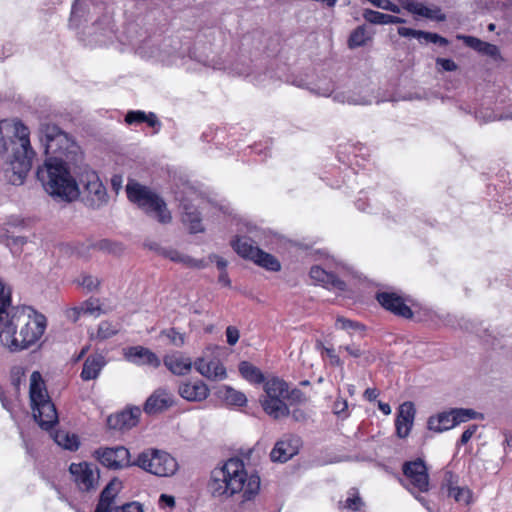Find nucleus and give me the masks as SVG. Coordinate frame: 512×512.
I'll return each mask as SVG.
<instances>
[{"instance_id":"1","label":"nucleus","mask_w":512,"mask_h":512,"mask_svg":"<svg viewBox=\"0 0 512 512\" xmlns=\"http://www.w3.org/2000/svg\"><path fill=\"white\" fill-rule=\"evenodd\" d=\"M39 138L46 160L37 176L45 191L65 201L77 199L81 191L67 165L78 161L80 147L68 133L52 123L40 124Z\"/></svg>"},{"instance_id":"2","label":"nucleus","mask_w":512,"mask_h":512,"mask_svg":"<svg viewBox=\"0 0 512 512\" xmlns=\"http://www.w3.org/2000/svg\"><path fill=\"white\" fill-rule=\"evenodd\" d=\"M46 329V318L29 307L11 306V288L0 278V342L10 351L36 343Z\"/></svg>"},{"instance_id":"3","label":"nucleus","mask_w":512,"mask_h":512,"mask_svg":"<svg viewBox=\"0 0 512 512\" xmlns=\"http://www.w3.org/2000/svg\"><path fill=\"white\" fill-rule=\"evenodd\" d=\"M3 150L0 151V171L12 185L23 184L32 166L34 151L30 144L29 129L15 119L0 121Z\"/></svg>"},{"instance_id":"4","label":"nucleus","mask_w":512,"mask_h":512,"mask_svg":"<svg viewBox=\"0 0 512 512\" xmlns=\"http://www.w3.org/2000/svg\"><path fill=\"white\" fill-rule=\"evenodd\" d=\"M209 489L214 497L228 498L241 493L243 501H248L259 492L260 478L248 476L243 462L232 458L212 471Z\"/></svg>"},{"instance_id":"5","label":"nucleus","mask_w":512,"mask_h":512,"mask_svg":"<svg viewBox=\"0 0 512 512\" xmlns=\"http://www.w3.org/2000/svg\"><path fill=\"white\" fill-rule=\"evenodd\" d=\"M29 396L34 419L41 428H52L58 422V414L38 371H34L30 376Z\"/></svg>"},{"instance_id":"6","label":"nucleus","mask_w":512,"mask_h":512,"mask_svg":"<svg viewBox=\"0 0 512 512\" xmlns=\"http://www.w3.org/2000/svg\"><path fill=\"white\" fill-rule=\"evenodd\" d=\"M126 193L132 203L136 204L147 214L155 217L159 222L168 223L171 221V214L167 209L166 203L150 188L135 180H129L126 185Z\"/></svg>"},{"instance_id":"7","label":"nucleus","mask_w":512,"mask_h":512,"mask_svg":"<svg viewBox=\"0 0 512 512\" xmlns=\"http://www.w3.org/2000/svg\"><path fill=\"white\" fill-rule=\"evenodd\" d=\"M126 193L132 203L136 204L147 214L155 217L159 222L168 223L171 221V214L167 209L166 203L150 188L135 180H129L126 185Z\"/></svg>"},{"instance_id":"8","label":"nucleus","mask_w":512,"mask_h":512,"mask_svg":"<svg viewBox=\"0 0 512 512\" xmlns=\"http://www.w3.org/2000/svg\"><path fill=\"white\" fill-rule=\"evenodd\" d=\"M133 465L159 477H170L178 470L174 457L163 450L149 448L141 452Z\"/></svg>"},{"instance_id":"9","label":"nucleus","mask_w":512,"mask_h":512,"mask_svg":"<svg viewBox=\"0 0 512 512\" xmlns=\"http://www.w3.org/2000/svg\"><path fill=\"white\" fill-rule=\"evenodd\" d=\"M265 399L262 401L264 411L279 419L287 414L285 399L288 397L287 385L284 381L273 377L265 382Z\"/></svg>"},{"instance_id":"10","label":"nucleus","mask_w":512,"mask_h":512,"mask_svg":"<svg viewBox=\"0 0 512 512\" xmlns=\"http://www.w3.org/2000/svg\"><path fill=\"white\" fill-rule=\"evenodd\" d=\"M77 185L82 187L83 200L88 206L100 208L107 204V190L96 172H83Z\"/></svg>"},{"instance_id":"11","label":"nucleus","mask_w":512,"mask_h":512,"mask_svg":"<svg viewBox=\"0 0 512 512\" xmlns=\"http://www.w3.org/2000/svg\"><path fill=\"white\" fill-rule=\"evenodd\" d=\"M69 472L72 480L80 491H94L99 486L100 472L98 467L89 462L71 463Z\"/></svg>"},{"instance_id":"12","label":"nucleus","mask_w":512,"mask_h":512,"mask_svg":"<svg viewBox=\"0 0 512 512\" xmlns=\"http://www.w3.org/2000/svg\"><path fill=\"white\" fill-rule=\"evenodd\" d=\"M402 471L408 482L406 488L411 493H423L429 490L428 469L422 459L405 462Z\"/></svg>"},{"instance_id":"13","label":"nucleus","mask_w":512,"mask_h":512,"mask_svg":"<svg viewBox=\"0 0 512 512\" xmlns=\"http://www.w3.org/2000/svg\"><path fill=\"white\" fill-rule=\"evenodd\" d=\"M93 455L102 465L111 469H121L132 465L129 450L123 446L99 448L94 451Z\"/></svg>"},{"instance_id":"14","label":"nucleus","mask_w":512,"mask_h":512,"mask_svg":"<svg viewBox=\"0 0 512 512\" xmlns=\"http://www.w3.org/2000/svg\"><path fill=\"white\" fill-rule=\"evenodd\" d=\"M264 236V231L254 229L250 231L248 237H236L232 240L231 245L240 257L253 261L258 250H260L258 245L263 242Z\"/></svg>"},{"instance_id":"15","label":"nucleus","mask_w":512,"mask_h":512,"mask_svg":"<svg viewBox=\"0 0 512 512\" xmlns=\"http://www.w3.org/2000/svg\"><path fill=\"white\" fill-rule=\"evenodd\" d=\"M178 394L189 402H202L210 395V389L201 380L183 381L178 386Z\"/></svg>"},{"instance_id":"16","label":"nucleus","mask_w":512,"mask_h":512,"mask_svg":"<svg viewBox=\"0 0 512 512\" xmlns=\"http://www.w3.org/2000/svg\"><path fill=\"white\" fill-rule=\"evenodd\" d=\"M415 407L412 402H404L398 409L395 421L396 433L399 438H406L413 426Z\"/></svg>"},{"instance_id":"17","label":"nucleus","mask_w":512,"mask_h":512,"mask_svg":"<svg viewBox=\"0 0 512 512\" xmlns=\"http://www.w3.org/2000/svg\"><path fill=\"white\" fill-rule=\"evenodd\" d=\"M378 302L383 306L386 310L393 312L396 315L410 318L413 313L410 307H408L403 299L396 295L395 293L382 292L378 293L376 296Z\"/></svg>"},{"instance_id":"18","label":"nucleus","mask_w":512,"mask_h":512,"mask_svg":"<svg viewBox=\"0 0 512 512\" xmlns=\"http://www.w3.org/2000/svg\"><path fill=\"white\" fill-rule=\"evenodd\" d=\"M120 486L121 482L116 478L107 484L101 492L100 500L95 512H122L121 510L124 508V505L121 507L113 505L114 498L117 495Z\"/></svg>"},{"instance_id":"19","label":"nucleus","mask_w":512,"mask_h":512,"mask_svg":"<svg viewBox=\"0 0 512 512\" xmlns=\"http://www.w3.org/2000/svg\"><path fill=\"white\" fill-rule=\"evenodd\" d=\"M125 358L136 365H149L157 368L161 364L159 357L150 349L143 346H133L128 348L125 352Z\"/></svg>"},{"instance_id":"20","label":"nucleus","mask_w":512,"mask_h":512,"mask_svg":"<svg viewBox=\"0 0 512 512\" xmlns=\"http://www.w3.org/2000/svg\"><path fill=\"white\" fill-rule=\"evenodd\" d=\"M194 367L202 376L212 381L223 380L227 377L225 367L216 359L206 361L199 358L195 361Z\"/></svg>"},{"instance_id":"21","label":"nucleus","mask_w":512,"mask_h":512,"mask_svg":"<svg viewBox=\"0 0 512 512\" xmlns=\"http://www.w3.org/2000/svg\"><path fill=\"white\" fill-rule=\"evenodd\" d=\"M173 395L166 389H157L146 400L144 410L148 414H155L168 409L173 405Z\"/></svg>"},{"instance_id":"22","label":"nucleus","mask_w":512,"mask_h":512,"mask_svg":"<svg viewBox=\"0 0 512 512\" xmlns=\"http://www.w3.org/2000/svg\"><path fill=\"white\" fill-rule=\"evenodd\" d=\"M164 365L174 375L183 376L192 369V361L180 352H175L164 357Z\"/></svg>"},{"instance_id":"23","label":"nucleus","mask_w":512,"mask_h":512,"mask_svg":"<svg viewBox=\"0 0 512 512\" xmlns=\"http://www.w3.org/2000/svg\"><path fill=\"white\" fill-rule=\"evenodd\" d=\"M311 279L327 288H334L338 290H345L346 284L344 281L337 278L333 273L326 271L322 267L315 265L310 269Z\"/></svg>"},{"instance_id":"24","label":"nucleus","mask_w":512,"mask_h":512,"mask_svg":"<svg viewBox=\"0 0 512 512\" xmlns=\"http://www.w3.org/2000/svg\"><path fill=\"white\" fill-rule=\"evenodd\" d=\"M139 409L123 411L121 413L110 415L107 418V425L111 429L121 430L131 428L136 425Z\"/></svg>"},{"instance_id":"25","label":"nucleus","mask_w":512,"mask_h":512,"mask_svg":"<svg viewBox=\"0 0 512 512\" xmlns=\"http://www.w3.org/2000/svg\"><path fill=\"white\" fill-rule=\"evenodd\" d=\"M459 40H462L466 46L493 58H497L500 55L499 49L496 45L484 42L474 36L457 35Z\"/></svg>"},{"instance_id":"26","label":"nucleus","mask_w":512,"mask_h":512,"mask_svg":"<svg viewBox=\"0 0 512 512\" xmlns=\"http://www.w3.org/2000/svg\"><path fill=\"white\" fill-rule=\"evenodd\" d=\"M104 366L105 359L102 355L89 356L84 362L81 378L84 381L96 379Z\"/></svg>"},{"instance_id":"27","label":"nucleus","mask_w":512,"mask_h":512,"mask_svg":"<svg viewBox=\"0 0 512 512\" xmlns=\"http://www.w3.org/2000/svg\"><path fill=\"white\" fill-rule=\"evenodd\" d=\"M409 12L422 16L424 18L443 22L446 20V15L441 11L439 7H428L422 3H410L408 5Z\"/></svg>"},{"instance_id":"28","label":"nucleus","mask_w":512,"mask_h":512,"mask_svg":"<svg viewBox=\"0 0 512 512\" xmlns=\"http://www.w3.org/2000/svg\"><path fill=\"white\" fill-rule=\"evenodd\" d=\"M451 417L452 414L450 411L439 413L436 416H431L427 423L428 429L440 433L455 427Z\"/></svg>"},{"instance_id":"29","label":"nucleus","mask_w":512,"mask_h":512,"mask_svg":"<svg viewBox=\"0 0 512 512\" xmlns=\"http://www.w3.org/2000/svg\"><path fill=\"white\" fill-rule=\"evenodd\" d=\"M164 256L171 261L181 263L190 268L202 269L207 266V263L202 259H194L188 255L181 254L176 250H165Z\"/></svg>"},{"instance_id":"30","label":"nucleus","mask_w":512,"mask_h":512,"mask_svg":"<svg viewBox=\"0 0 512 512\" xmlns=\"http://www.w3.org/2000/svg\"><path fill=\"white\" fill-rule=\"evenodd\" d=\"M363 17L373 24H399L405 22V20L400 17L369 9L364 11Z\"/></svg>"},{"instance_id":"31","label":"nucleus","mask_w":512,"mask_h":512,"mask_svg":"<svg viewBox=\"0 0 512 512\" xmlns=\"http://www.w3.org/2000/svg\"><path fill=\"white\" fill-rule=\"evenodd\" d=\"M125 122L129 125L147 122L149 126L156 127L160 123L154 113L146 114L144 111H129L125 116Z\"/></svg>"},{"instance_id":"32","label":"nucleus","mask_w":512,"mask_h":512,"mask_svg":"<svg viewBox=\"0 0 512 512\" xmlns=\"http://www.w3.org/2000/svg\"><path fill=\"white\" fill-rule=\"evenodd\" d=\"M239 372L244 379L251 383L260 384L265 380L261 370L247 361H242L239 364Z\"/></svg>"},{"instance_id":"33","label":"nucleus","mask_w":512,"mask_h":512,"mask_svg":"<svg viewBox=\"0 0 512 512\" xmlns=\"http://www.w3.org/2000/svg\"><path fill=\"white\" fill-rule=\"evenodd\" d=\"M219 395L228 405L243 406L247 402L245 394L229 386H225L222 389H220Z\"/></svg>"},{"instance_id":"34","label":"nucleus","mask_w":512,"mask_h":512,"mask_svg":"<svg viewBox=\"0 0 512 512\" xmlns=\"http://www.w3.org/2000/svg\"><path fill=\"white\" fill-rule=\"evenodd\" d=\"M253 262L269 271H279L281 268V264L276 257L264 252L261 249L258 250V253L255 255Z\"/></svg>"},{"instance_id":"35","label":"nucleus","mask_w":512,"mask_h":512,"mask_svg":"<svg viewBox=\"0 0 512 512\" xmlns=\"http://www.w3.org/2000/svg\"><path fill=\"white\" fill-rule=\"evenodd\" d=\"M54 440L59 446L71 451L78 449L79 446L77 436L70 435L65 431H57L54 434Z\"/></svg>"},{"instance_id":"36","label":"nucleus","mask_w":512,"mask_h":512,"mask_svg":"<svg viewBox=\"0 0 512 512\" xmlns=\"http://www.w3.org/2000/svg\"><path fill=\"white\" fill-rule=\"evenodd\" d=\"M183 222L188 225L191 233H198L203 230L199 214L196 211H190L187 207H185L183 214Z\"/></svg>"},{"instance_id":"37","label":"nucleus","mask_w":512,"mask_h":512,"mask_svg":"<svg viewBox=\"0 0 512 512\" xmlns=\"http://www.w3.org/2000/svg\"><path fill=\"white\" fill-rule=\"evenodd\" d=\"M450 412L452 414L451 419H453L454 426L471 419H476L478 416V413L473 409L455 408L451 409Z\"/></svg>"},{"instance_id":"38","label":"nucleus","mask_w":512,"mask_h":512,"mask_svg":"<svg viewBox=\"0 0 512 512\" xmlns=\"http://www.w3.org/2000/svg\"><path fill=\"white\" fill-rule=\"evenodd\" d=\"M288 442L279 440L275 443L272 451L270 452V459L272 462L285 463L288 460Z\"/></svg>"},{"instance_id":"39","label":"nucleus","mask_w":512,"mask_h":512,"mask_svg":"<svg viewBox=\"0 0 512 512\" xmlns=\"http://www.w3.org/2000/svg\"><path fill=\"white\" fill-rule=\"evenodd\" d=\"M119 332L118 324H113L108 321H103L99 324L96 338L100 340L108 339Z\"/></svg>"},{"instance_id":"40","label":"nucleus","mask_w":512,"mask_h":512,"mask_svg":"<svg viewBox=\"0 0 512 512\" xmlns=\"http://www.w3.org/2000/svg\"><path fill=\"white\" fill-rule=\"evenodd\" d=\"M368 40L366 29L362 26L357 27L350 35L348 44L350 48L363 46Z\"/></svg>"},{"instance_id":"41","label":"nucleus","mask_w":512,"mask_h":512,"mask_svg":"<svg viewBox=\"0 0 512 512\" xmlns=\"http://www.w3.org/2000/svg\"><path fill=\"white\" fill-rule=\"evenodd\" d=\"M363 505L362 499L356 489H351L350 496L345 500L343 508L350 511H358Z\"/></svg>"},{"instance_id":"42","label":"nucleus","mask_w":512,"mask_h":512,"mask_svg":"<svg viewBox=\"0 0 512 512\" xmlns=\"http://www.w3.org/2000/svg\"><path fill=\"white\" fill-rule=\"evenodd\" d=\"M449 495L452 496L457 502L468 504L471 500V491L463 487H451Z\"/></svg>"},{"instance_id":"43","label":"nucleus","mask_w":512,"mask_h":512,"mask_svg":"<svg viewBox=\"0 0 512 512\" xmlns=\"http://www.w3.org/2000/svg\"><path fill=\"white\" fill-rule=\"evenodd\" d=\"M162 334L165 335L170 340V342L176 347H181L185 343V335L175 330L174 328L165 330L162 332Z\"/></svg>"},{"instance_id":"44","label":"nucleus","mask_w":512,"mask_h":512,"mask_svg":"<svg viewBox=\"0 0 512 512\" xmlns=\"http://www.w3.org/2000/svg\"><path fill=\"white\" fill-rule=\"evenodd\" d=\"M80 310L85 315H91V316H99L101 312V308L99 304L96 301L88 300L85 301L81 306Z\"/></svg>"},{"instance_id":"45","label":"nucleus","mask_w":512,"mask_h":512,"mask_svg":"<svg viewBox=\"0 0 512 512\" xmlns=\"http://www.w3.org/2000/svg\"><path fill=\"white\" fill-rule=\"evenodd\" d=\"M78 283L86 288L88 291H93L97 289L100 285V281L97 277L92 275H82L78 280Z\"/></svg>"},{"instance_id":"46","label":"nucleus","mask_w":512,"mask_h":512,"mask_svg":"<svg viewBox=\"0 0 512 512\" xmlns=\"http://www.w3.org/2000/svg\"><path fill=\"white\" fill-rule=\"evenodd\" d=\"M336 327L343 330L350 329H363V326L358 322H353L349 319L338 317L336 320Z\"/></svg>"},{"instance_id":"47","label":"nucleus","mask_w":512,"mask_h":512,"mask_svg":"<svg viewBox=\"0 0 512 512\" xmlns=\"http://www.w3.org/2000/svg\"><path fill=\"white\" fill-rule=\"evenodd\" d=\"M436 65L440 66L444 71H455L457 64L451 59L437 58Z\"/></svg>"},{"instance_id":"48","label":"nucleus","mask_w":512,"mask_h":512,"mask_svg":"<svg viewBox=\"0 0 512 512\" xmlns=\"http://www.w3.org/2000/svg\"><path fill=\"white\" fill-rule=\"evenodd\" d=\"M226 337L229 345H235L239 340V331L233 326H229L226 329Z\"/></svg>"},{"instance_id":"49","label":"nucleus","mask_w":512,"mask_h":512,"mask_svg":"<svg viewBox=\"0 0 512 512\" xmlns=\"http://www.w3.org/2000/svg\"><path fill=\"white\" fill-rule=\"evenodd\" d=\"M478 429V426L477 425H470L461 435L460 437V444L461 445H465L469 442V440L472 438V436L475 434V432L477 431Z\"/></svg>"},{"instance_id":"50","label":"nucleus","mask_w":512,"mask_h":512,"mask_svg":"<svg viewBox=\"0 0 512 512\" xmlns=\"http://www.w3.org/2000/svg\"><path fill=\"white\" fill-rule=\"evenodd\" d=\"M348 403L344 399H337L333 404V412L336 415H342L347 411Z\"/></svg>"},{"instance_id":"51","label":"nucleus","mask_w":512,"mask_h":512,"mask_svg":"<svg viewBox=\"0 0 512 512\" xmlns=\"http://www.w3.org/2000/svg\"><path fill=\"white\" fill-rule=\"evenodd\" d=\"M209 261H210V262H215V263H216L217 268H218L221 272H222V271H226V267H227V265H228V262H227L224 258H222V257H220V256H218V255H216V254H211V255L209 256Z\"/></svg>"},{"instance_id":"52","label":"nucleus","mask_w":512,"mask_h":512,"mask_svg":"<svg viewBox=\"0 0 512 512\" xmlns=\"http://www.w3.org/2000/svg\"><path fill=\"white\" fill-rule=\"evenodd\" d=\"M301 446H302V441L299 437H297V436L290 437V458H292L294 454L298 453Z\"/></svg>"},{"instance_id":"53","label":"nucleus","mask_w":512,"mask_h":512,"mask_svg":"<svg viewBox=\"0 0 512 512\" xmlns=\"http://www.w3.org/2000/svg\"><path fill=\"white\" fill-rule=\"evenodd\" d=\"M327 357L330 359V363L334 366H341L342 362L338 355H336L334 349L332 348H324L323 349Z\"/></svg>"},{"instance_id":"54","label":"nucleus","mask_w":512,"mask_h":512,"mask_svg":"<svg viewBox=\"0 0 512 512\" xmlns=\"http://www.w3.org/2000/svg\"><path fill=\"white\" fill-rule=\"evenodd\" d=\"M424 35L428 37V39H429L428 42L439 44L441 46H447L449 44V41L446 38H444L436 33L424 34Z\"/></svg>"},{"instance_id":"55","label":"nucleus","mask_w":512,"mask_h":512,"mask_svg":"<svg viewBox=\"0 0 512 512\" xmlns=\"http://www.w3.org/2000/svg\"><path fill=\"white\" fill-rule=\"evenodd\" d=\"M419 30H415L408 27H399L398 28V34L402 37H413L418 38Z\"/></svg>"},{"instance_id":"56","label":"nucleus","mask_w":512,"mask_h":512,"mask_svg":"<svg viewBox=\"0 0 512 512\" xmlns=\"http://www.w3.org/2000/svg\"><path fill=\"white\" fill-rule=\"evenodd\" d=\"M122 512H143L142 507L139 503L132 502L124 505Z\"/></svg>"},{"instance_id":"57","label":"nucleus","mask_w":512,"mask_h":512,"mask_svg":"<svg viewBox=\"0 0 512 512\" xmlns=\"http://www.w3.org/2000/svg\"><path fill=\"white\" fill-rule=\"evenodd\" d=\"M305 399V396L304 394L297 390V389H293L290 391V404L292 402H301Z\"/></svg>"},{"instance_id":"58","label":"nucleus","mask_w":512,"mask_h":512,"mask_svg":"<svg viewBox=\"0 0 512 512\" xmlns=\"http://www.w3.org/2000/svg\"><path fill=\"white\" fill-rule=\"evenodd\" d=\"M379 396V391L375 388H368L364 392V397L369 401H374Z\"/></svg>"},{"instance_id":"59","label":"nucleus","mask_w":512,"mask_h":512,"mask_svg":"<svg viewBox=\"0 0 512 512\" xmlns=\"http://www.w3.org/2000/svg\"><path fill=\"white\" fill-rule=\"evenodd\" d=\"M111 17L106 15L103 19L97 21L96 25L101 26V30L108 31L110 29Z\"/></svg>"},{"instance_id":"60","label":"nucleus","mask_w":512,"mask_h":512,"mask_svg":"<svg viewBox=\"0 0 512 512\" xmlns=\"http://www.w3.org/2000/svg\"><path fill=\"white\" fill-rule=\"evenodd\" d=\"M345 350L353 357H360L362 355V351L359 347H356L354 345L345 346Z\"/></svg>"},{"instance_id":"61","label":"nucleus","mask_w":512,"mask_h":512,"mask_svg":"<svg viewBox=\"0 0 512 512\" xmlns=\"http://www.w3.org/2000/svg\"><path fill=\"white\" fill-rule=\"evenodd\" d=\"M160 503L165 504L166 506L173 507L175 505V499L172 496L162 494L160 496Z\"/></svg>"},{"instance_id":"62","label":"nucleus","mask_w":512,"mask_h":512,"mask_svg":"<svg viewBox=\"0 0 512 512\" xmlns=\"http://www.w3.org/2000/svg\"><path fill=\"white\" fill-rule=\"evenodd\" d=\"M218 282L220 284H222L223 286L230 287L231 281H230L226 271L220 272V275H219V278H218Z\"/></svg>"},{"instance_id":"63","label":"nucleus","mask_w":512,"mask_h":512,"mask_svg":"<svg viewBox=\"0 0 512 512\" xmlns=\"http://www.w3.org/2000/svg\"><path fill=\"white\" fill-rule=\"evenodd\" d=\"M83 314L79 307H75L71 309V311L68 314V317L72 319L74 322L78 320L79 316Z\"/></svg>"},{"instance_id":"64","label":"nucleus","mask_w":512,"mask_h":512,"mask_svg":"<svg viewBox=\"0 0 512 512\" xmlns=\"http://www.w3.org/2000/svg\"><path fill=\"white\" fill-rule=\"evenodd\" d=\"M368 1L379 8H389L388 5H391V2L389 0H368Z\"/></svg>"}]
</instances>
